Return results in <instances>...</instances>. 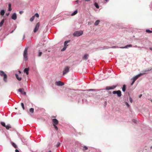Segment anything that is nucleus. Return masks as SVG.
I'll return each mask as SVG.
<instances>
[{
	"mask_svg": "<svg viewBox=\"0 0 152 152\" xmlns=\"http://www.w3.org/2000/svg\"><path fill=\"white\" fill-rule=\"evenodd\" d=\"M1 124L2 126H4V127H5V126H6L4 122H1Z\"/></svg>",
	"mask_w": 152,
	"mask_h": 152,
	"instance_id": "nucleus-30",
	"label": "nucleus"
},
{
	"mask_svg": "<svg viewBox=\"0 0 152 152\" xmlns=\"http://www.w3.org/2000/svg\"><path fill=\"white\" fill-rule=\"evenodd\" d=\"M135 81L134 80H133V81L132 82V83H131V85H132L134 84V82H135Z\"/></svg>",
	"mask_w": 152,
	"mask_h": 152,
	"instance_id": "nucleus-41",
	"label": "nucleus"
},
{
	"mask_svg": "<svg viewBox=\"0 0 152 152\" xmlns=\"http://www.w3.org/2000/svg\"><path fill=\"white\" fill-rule=\"evenodd\" d=\"M9 13H7L6 14V15H7V16H8L9 15Z\"/></svg>",
	"mask_w": 152,
	"mask_h": 152,
	"instance_id": "nucleus-45",
	"label": "nucleus"
},
{
	"mask_svg": "<svg viewBox=\"0 0 152 152\" xmlns=\"http://www.w3.org/2000/svg\"><path fill=\"white\" fill-rule=\"evenodd\" d=\"M15 75V76L17 78V79L18 80H19V81H20V80H21V79H22L21 77H18V75L17 74H16Z\"/></svg>",
	"mask_w": 152,
	"mask_h": 152,
	"instance_id": "nucleus-15",
	"label": "nucleus"
},
{
	"mask_svg": "<svg viewBox=\"0 0 152 152\" xmlns=\"http://www.w3.org/2000/svg\"><path fill=\"white\" fill-rule=\"evenodd\" d=\"M4 22V19H3L1 21L0 23V27H1L2 26Z\"/></svg>",
	"mask_w": 152,
	"mask_h": 152,
	"instance_id": "nucleus-20",
	"label": "nucleus"
},
{
	"mask_svg": "<svg viewBox=\"0 0 152 152\" xmlns=\"http://www.w3.org/2000/svg\"><path fill=\"white\" fill-rule=\"evenodd\" d=\"M60 142H58L57 144V145H56V146L57 147H59L60 145Z\"/></svg>",
	"mask_w": 152,
	"mask_h": 152,
	"instance_id": "nucleus-39",
	"label": "nucleus"
},
{
	"mask_svg": "<svg viewBox=\"0 0 152 152\" xmlns=\"http://www.w3.org/2000/svg\"><path fill=\"white\" fill-rule=\"evenodd\" d=\"M142 75V74H138V75L136 76H135L133 78V80H134L135 81V80L138 78L140 77V76H141V75Z\"/></svg>",
	"mask_w": 152,
	"mask_h": 152,
	"instance_id": "nucleus-11",
	"label": "nucleus"
},
{
	"mask_svg": "<svg viewBox=\"0 0 152 152\" xmlns=\"http://www.w3.org/2000/svg\"><path fill=\"white\" fill-rule=\"evenodd\" d=\"M18 91L20 92L21 94L24 95H26V93L24 91V89L23 88H19L18 90Z\"/></svg>",
	"mask_w": 152,
	"mask_h": 152,
	"instance_id": "nucleus-10",
	"label": "nucleus"
},
{
	"mask_svg": "<svg viewBox=\"0 0 152 152\" xmlns=\"http://www.w3.org/2000/svg\"><path fill=\"white\" fill-rule=\"evenodd\" d=\"M122 91L124 92L126 90V85H123L122 87Z\"/></svg>",
	"mask_w": 152,
	"mask_h": 152,
	"instance_id": "nucleus-23",
	"label": "nucleus"
},
{
	"mask_svg": "<svg viewBox=\"0 0 152 152\" xmlns=\"http://www.w3.org/2000/svg\"><path fill=\"white\" fill-rule=\"evenodd\" d=\"M21 106L23 109V110L24 109V105L23 103H21Z\"/></svg>",
	"mask_w": 152,
	"mask_h": 152,
	"instance_id": "nucleus-29",
	"label": "nucleus"
},
{
	"mask_svg": "<svg viewBox=\"0 0 152 152\" xmlns=\"http://www.w3.org/2000/svg\"><path fill=\"white\" fill-rule=\"evenodd\" d=\"M53 125H56L58 124V121L56 119H52Z\"/></svg>",
	"mask_w": 152,
	"mask_h": 152,
	"instance_id": "nucleus-9",
	"label": "nucleus"
},
{
	"mask_svg": "<svg viewBox=\"0 0 152 152\" xmlns=\"http://www.w3.org/2000/svg\"><path fill=\"white\" fill-rule=\"evenodd\" d=\"M142 96V94H140L139 96V98H140Z\"/></svg>",
	"mask_w": 152,
	"mask_h": 152,
	"instance_id": "nucleus-44",
	"label": "nucleus"
},
{
	"mask_svg": "<svg viewBox=\"0 0 152 152\" xmlns=\"http://www.w3.org/2000/svg\"><path fill=\"white\" fill-rule=\"evenodd\" d=\"M116 86H107L106 87V89L107 90H109L111 89H113L116 88Z\"/></svg>",
	"mask_w": 152,
	"mask_h": 152,
	"instance_id": "nucleus-8",
	"label": "nucleus"
},
{
	"mask_svg": "<svg viewBox=\"0 0 152 152\" xmlns=\"http://www.w3.org/2000/svg\"><path fill=\"white\" fill-rule=\"evenodd\" d=\"M77 13V10H76L71 14V15L72 16H74Z\"/></svg>",
	"mask_w": 152,
	"mask_h": 152,
	"instance_id": "nucleus-17",
	"label": "nucleus"
},
{
	"mask_svg": "<svg viewBox=\"0 0 152 152\" xmlns=\"http://www.w3.org/2000/svg\"><path fill=\"white\" fill-rule=\"evenodd\" d=\"M89 55L88 54H85L83 57V59L84 60H87L88 59Z\"/></svg>",
	"mask_w": 152,
	"mask_h": 152,
	"instance_id": "nucleus-14",
	"label": "nucleus"
},
{
	"mask_svg": "<svg viewBox=\"0 0 152 152\" xmlns=\"http://www.w3.org/2000/svg\"><path fill=\"white\" fill-rule=\"evenodd\" d=\"M76 2H78V1L77 0V1H76Z\"/></svg>",
	"mask_w": 152,
	"mask_h": 152,
	"instance_id": "nucleus-55",
	"label": "nucleus"
},
{
	"mask_svg": "<svg viewBox=\"0 0 152 152\" xmlns=\"http://www.w3.org/2000/svg\"><path fill=\"white\" fill-rule=\"evenodd\" d=\"M69 66H67L66 67L63 71V75H64L66 74V73L68 72L69 70Z\"/></svg>",
	"mask_w": 152,
	"mask_h": 152,
	"instance_id": "nucleus-4",
	"label": "nucleus"
},
{
	"mask_svg": "<svg viewBox=\"0 0 152 152\" xmlns=\"http://www.w3.org/2000/svg\"><path fill=\"white\" fill-rule=\"evenodd\" d=\"M39 22L37 23L35 26V28L34 31V33L36 32L38 30L39 28Z\"/></svg>",
	"mask_w": 152,
	"mask_h": 152,
	"instance_id": "nucleus-6",
	"label": "nucleus"
},
{
	"mask_svg": "<svg viewBox=\"0 0 152 152\" xmlns=\"http://www.w3.org/2000/svg\"><path fill=\"white\" fill-rule=\"evenodd\" d=\"M23 12V11H20L19 12V13L20 14H21Z\"/></svg>",
	"mask_w": 152,
	"mask_h": 152,
	"instance_id": "nucleus-42",
	"label": "nucleus"
},
{
	"mask_svg": "<svg viewBox=\"0 0 152 152\" xmlns=\"http://www.w3.org/2000/svg\"><path fill=\"white\" fill-rule=\"evenodd\" d=\"M83 33V31H77L74 32L73 35L74 36L78 37L82 35Z\"/></svg>",
	"mask_w": 152,
	"mask_h": 152,
	"instance_id": "nucleus-2",
	"label": "nucleus"
},
{
	"mask_svg": "<svg viewBox=\"0 0 152 152\" xmlns=\"http://www.w3.org/2000/svg\"><path fill=\"white\" fill-rule=\"evenodd\" d=\"M5 13L4 11V10H2L1 11L0 14L1 15H3Z\"/></svg>",
	"mask_w": 152,
	"mask_h": 152,
	"instance_id": "nucleus-24",
	"label": "nucleus"
},
{
	"mask_svg": "<svg viewBox=\"0 0 152 152\" xmlns=\"http://www.w3.org/2000/svg\"><path fill=\"white\" fill-rule=\"evenodd\" d=\"M35 16H36L37 18H38L39 17V15L38 13H36L35 14Z\"/></svg>",
	"mask_w": 152,
	"mask_h": 152,
	"instance_id": "nucleus-35",
	"label": "nucleus"
},
{
	"mask_svg": "<svg viewBox=\"0 0 152 152\" xmlns=\"http://www.w3.org/2000/svg\"><path fill=\"white\" fill-rule=\"evenodd\" d=\"M66 48V46H64V47L61 50V51H63L65 50Z\"/></svg>",
	"mask_w": 152,
	"mask_h": 152,
	"instance_id": "nucleus-28",
	"label": "nucleus"
},
{
	"mask_svg": "<svg viewBox=\"0 0 152 152\" xmlns=\"http://www.w3.org/2000/svg\"><path fill=\"white\" fill-rule=\"evenodd\" d=\"M133 122H134L135 120H133Z\"/></svg>",
	"mask_w": 152,
	"mask_h": 152,
	"instance_id": "nucleus-52",
	"label": "nucleus"
},
{
	"mask_svg": "<svg viewBox=\"0 0 152 152\" xmlns=\"http://www.w3.org/2000/svg\"><path fill=\"white\" fill-rule=\"evenodd\" d=\"M15 152H20L17 149H16L15 150Z\"/></svg>",
	"mask_w": 152,
	"mask_h": 152,
	"instance_id": "nucleus-43",
	"label": "nucleus"
},
{
	"mask_svg": "<svg viewBox=\"0 0 152 152\" xmlns=\"http://www.w3.org/2000/svg\"><path fill=\"white\" fill-rule=\"evenodd\" d=\"M5 127L6 129H8L9 128H11V127L8 125L6 126Z\"/></svg>",
	"mask_w": 152,
	"mask_h": 152,
	"instance_id": "nucleus-33",
	"label": "nucleus"
},
{
	"mask_svg": "<svg viewBox=\"0 0 152 152\" xmlns=\"http://www.w3.org/2000/svg\"><path fill=\"white\" fill-rule=\"evenodd\" d=\"M12 146L15 148H17V146L16 145L14 142H12Z\"/></svg>",
	"mask_w": 152,
	"mask_h": 152,
	"instance_id": "nucleus-22",
	"label": "nucleus"
},
{
	"mask_svg": "<svg viewBox=\"0 0 152 152\" xmlns=\"http://www.w3.org/2000/svg\"><path fill=\"white\" fill-rule=\"evenodd\" d=\"M150 50H152V48H150Z\"/></svg>",
	"mask_w": 152,
	"mask_h": 152,
	"instance_id": "nucleus-50",
	"label": "nucleus"
},
{
	"mask_svg": "<svg viewBox=\"0 0 152 152\" xmlns=\"http://www.w3.org/2000/svg\"><path fill=\"white\" fill-rule=\"evenodd\" d=\"M108 1V0H105V1L106 2H107V1Z\"/></svg>",
	"mask_w": 152,
	"mask_h": 152,
	"instance_id": "nucleus-49",
	"label": "nucleus"
},
{
	"mask_svg": "<svg viewBox=\"0 0 152 152\" xmlns=\"http://www.w3.org/2000/svg\"><path fill=\"white\" fill-rule=\"evenodd\" d=\"M48 152H51V151H49Z\"/></svg>",
	"mask_w": 152,
	"mask_h": 152,
	"instance_id": "nucleus-51",
	"label": "nucleus"
},
{
	"mask_svg": "<svg viewBox=\"0 0 152 152\" xmlns=\"http://www.w3.org/2000/svg\"><path fill=\"white\" fill-rule=\"evenodd\" d=\"M11 6V4L10 3L9 4H8V10L9 11H11L12 10Z\"/></svg>",
	"mask_w": 152,
	"mask_h": 152,
	"instance_id": "nucleus-19",
	"label": "nucleus"
},
{
	"mask_svg": "<svg viewBox=\"0 0 152 152\" xmlns=\"http://www.w3.org/2000/svg\"><path fill=\"white\" fill-rule=\"evenodd\" d=\"M88 91H96V89H90L88 90Z\"/></svg>",
	"mask_w": 152,
	"mask_h": 152,
	"instance_id": "nucleus-40",
	"label": "nucleus"
},
{
	"mask_svg": "<svg viewBox=\"0 0 152 152\" xmlns=\"http://www.w3.org/2000/svg\"><path fill=\"white\" fill-rule=\"evenodd\" d=\"M151 102H152V99L151 100Z\"/></svg>",
	"mask_w": 152,
	"mask_h": 152,
	"instance_id": "nucleus-53",
	"label": "nucleus"
},
{
	"mask_svg": "<svg viewBox=\"0 0 152 152\" xmlns=\"http://www.w3.org/2000/svg\"><path fill=\"white\" fill-rule=\"evenodd\" d=\"M70 40L66 41L64 42V46H67L68 45L67 44L69 42Z\"/></svg>",
	"mask_w": 152,
	"mask_h": 152,
	"instance_id": "nucleus-16",
	"label": "nucleus"
},
{
	"mask_svg": "<svg viewBox=\"0 0 152 152\" xmlns=\"http://www.w3.org/2000/svg\"><path fill=\"white\" fill-rule=\"evenodd\" d=\"M125 104L128 107H129V105L128 104V103L127 102H125Z\"/></svg>",
	"mask_w": 152,
	"mask_h": 152,
	"instance_id": "nucleus-37",
	"label": "nucleus"
},
{
	"mask_svg": "<svg viewBox=\"0 0 152 152\" xmlns=\"http://www.w3.org/2000/svg\"><path fill=\"white\" fill-rule=\"evenodd\" d=\"M0 75L1 76L4 77V81L5 82H7V75L6 74H5L3 71H0Z\"/></svg>",
	"mask_w": 152,
	"mask_h": 152,
	"instance_id": "nucleus-1",
	"label": "nucleus"
},
{
	"mask_svg": "<svg viewBox=\"0 0 152 152\" xmlns=\"http://www.w3.org/2000/svg\"><path fill=\"white\" fill-rule=\"evenodd\" d=\"M90 0H85V1H89Z\"/></svg>",
	"mask_w": 152,
	"mask_h": 152,
	"instance_id": "nucleus-47",
	"label": "nucleus"
},
{
	"mask_svg": "<svg viewBox=\"0 0 152 152\" xmlns=\"http://www.w3.org/2000/svg\"><path fill=\"white\" fill-rule=\"evenodd\" d=\"M30 112L31 113H33L34 112V109L33 108H31L29 110Z\"/></svg>",
	"mask_w": 152,
	"mask_h": 152,
	"instance_id": "nucleus-25",
	"label": "nucleus"
},
{
	"mask_svg": "<svg viewBox=\"0 0 152 152\" xmlns=\"http://www.w3.org/2000/svg\"><path fill=\"white\" fill-rule=\"evenodd\" d=\"M55 84L58 86H62L64 85V83L60 81H56L55 82Z\"/></svg>",
	"mask_w": 152,
	"mask_h": 152,
	"instance_id": "nucleus-7",
	"label": "nucleus"
},
{
	"mask_svg": "<svg viewBox=\"0 0 152 152\" xmlns=\"http://www.w3.org/2000/svg\"><path fill=\"white\" fill-rule=\"evenodd\" d=\"M27 51L28 48H25L24 51L23 57L26 61L27 59Z\"/></svg>",
	"mask_w": 152,
	"mask_h": 152,
	"instance_id": "nucleus-3",
	"label": "nucleus"
},
{
	"mask_svg": "<svg viewBox=\"0 0 152 152\" xmlns=\"http://www.w3.org/2000/svg\"><path fill=\"white\" fill-rule=\"evenodd\" d=\"M94 5L98 9L99 8V6L95 2L94 3Z\"/></svg>",
	"mask_w": 152,
	"mask_h": 152,
	"instance_id": "nucleus-26",
	"label": "nucleus"
},
{
	"mask_svg": "<svg viewBox=\"0 0 152 152\" xmlns=\"http://www.w3.org/2000/svg\"><path fill=\"white\" fill-rule=\"evenodd\" d=\"M42 52H39V54H38V56H41V55H42Z\"/></svg>",
	"mask_w": 152,
	"mask_h": 152,
	"instance_id": "nucleus-36",
	"label": "nucleus"
},
{
	"mask_svg": "<svg viewBox=\"0 0 152 152\" xmlns=\"http://www.w3.org/2000/svg\"><path fill=\"white\" fill-rule=\"evenodd\" d=\"M18 72H19V73H20H20H21V71H18Z\"/></svg>",
	"mask_w": 152,
	"mask_h": 152,
	"instance_id": "nucleus-46",
	"label": "nucleus"
},
{
	"mask_svg": "<svg viewBox=\"0 0 152 152\" xmlns=\"http://www.w3.org/2000/svg\"><path fill=\"white\" fill-rule=\"evenodd\" d=\"M132 45H126L124 47H122L121 48H127L128 47H132Z\"/></svg>",
	"mask_w": 152,
	"mask_h": 152,
	"instance_id": "nucleus-18",
	"label": "nucleus"
},
{
	"mask_svg": "<svg viewBox=\"0 0 152 152\" xmlns=\"http://www.w3.org/2000/svg\"><path fill=\"white\" fill-rule=\"evenodd\" d=\"M34 16H33L32 17L30 18V20L32 22L34 20Z\"/></svg>",
	"mask_w": 152,
	"mask_h": 152,
	"instance_id": "nucleus-27",
	"label": "nucleus"
},
{
	"mask_svg": "<svg viewBox=\"0 0 152 152\" xmlns=\"http://www.w3.org/2000/svg\"><path fill=\"white\" fill-rule=\"evenodd\" d=\"M99 22H100V21L99 20H97L95 22V23H94V25L95 26H97V25H98V24H99Z\"/></svg>",
	"mask_w": 152,
	"mask_h": 152,
	"instance_id": "nucleus-21",
	"label": "nucleus"
},
{
	"mask_svg": "<svg viewBox=\"0 0 152 152\" xmlns=\"http://www.w3.org/2000/svg\"><path fill=\"white\" fill-rule=\"evenodd\" d=\"M29 70V69L28 68H26L24 69V73L25 72L27 75H28V74Z\"/></svg>",
	"mask_w": 152,
	"mask_h": 152,
	"instance_id": "nucleus-13",
	"label": "nucleus"
},
{
	"mask_svg": "<svg viewBox=\"0 0 152 152\" xmlns=\"http://www.w3.org/2000/svg\"><path fill=\"white\" fill-rule=\"evenodd\" d=\"M12 18L14 20H15L17 19V15L15 13H14L12 16Z\"/></svg>",
	"mask_w": 152,
	"mask_h": 152,
	"instance_id": "nucleus-12",
	"label": "nucleus"
},
{
	"mask_svg": "<svg viewBox=\"0 0 152 152\" xmlns=\"http://www.w3.org/2000/svg\"><path fill=\"white\" fill-rule=\"evenodd\" d=\"M129 101L130 102H131V103L132 102V99L131 97H130V98L129 99Z\"/></svg>",
	"mask_w": 152,
	"mask_h": 152,
	"instance_id": "nucleus-38",
	"label": "nucleus"
},
{
	"mask_svg": "<svg viewBox=\"0 0 152 152\" xmlns=\"http://www.w3.org/2000/svg\"><path fill=\"white\" fill-rule=\"evenodd\" d=\"M151 148L152 149V146L151 147Z\"/></svg>",
	"mask_w": 152,
	"mask_h": 152,
	"instance_id": "nucleus-54",
	"label": "nucleus"
},
{
	"mask_svg": "<svg viewBox=\"0 0 152 152\" xmlns=\"http://www.w3.org/2000/svg\"><path fill=\"white\" fill-rule=\"evenodd\" d=\"M88 149V148L86 146H84L83 147V150H87Z\"/></svg>",
	"mask_w": 152,
	"mask_h": 152,
	"instance_id": "nucleus-32",
	"label": "nucleus"
},
{
	"mask_svg": "<svg viewBox=\"0 0 152 152\" xmlns=\"http://www.w3.org/2000/svg\"><path fill=\"white\" fill-rule=\"evenodd\" d=\"M52 118H55V117L54 116H52Z\"/></svg>",
	"mask_w": 152,
	"mask_h": 152,
	"instance_id": "nucleus-48",
	"label": "nucleus"
},
{
	"mask_svg": "<svg viewBox=\"0 0 152 152\" xmlns=\"http://www.w3.org/2000/svg\"><path fill=\"white\" fill-rule=\"evenodd\" d=\"M113 93L114 94H117L118 97H120L121 96V92L120 90L117 91H113Z\"/></svg>",
	"mask_w": 152,
	"mask_h": 152,
	"instance_id": "nucleus-5",
	"label": "nucleus"
},
{
	"mask_svg": "<svg viewBox=\"0 0 152 152\" xmlns=\"http://www.w3.org/2000/svg\"><path fill=\"white\" fill-rule=\"evenodd\" d=\"M53 126H54L56 130H58V128L57 126L56 125H53Z\"/></svg>",
	"mask_w": 152,
	"mask_h": 152,
	"instance_id": "nucleus-34",
	"label": "nucleus"
},
{
	"mask_svg": "<svg viewBox=\"0 0 152 152\" xmlns=\"http://www.w3.org/2000/svg\"><path fill=\"white\" fill-rule=\"evenodd\" d=\"M146 32H148V33H152V31H151L150 30H148V29L146 30Z\"/></svg>",
	"mask_w": 152,
	"mask_h": 152,
	"instance_id": "nucleus-31",
	"label": "nucleus"
}]
</instances>
